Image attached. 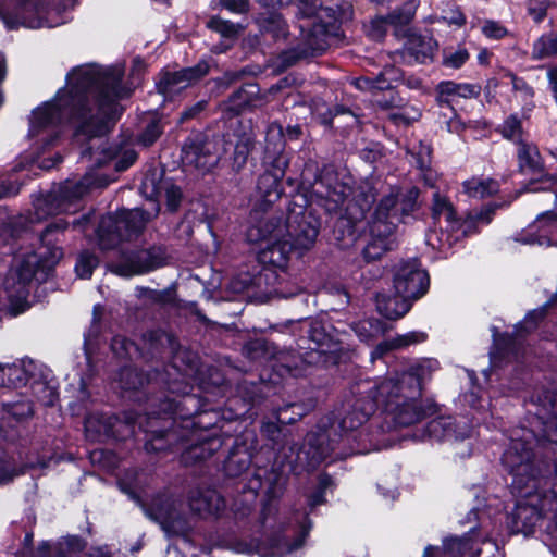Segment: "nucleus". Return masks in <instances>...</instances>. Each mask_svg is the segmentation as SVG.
<instances>
[{"instance_id": "1", "label": "nucleus", "mask_w": 557, "mask_h": 557, "mask_svg": "<svg viewBox=\"0 0 557 557\" xmlns=\"http://www.w3.org/2000/svg\"><path fill=\"white\" fill-rule=\"evenodd\" d=\"M438 362L425 359L410 366L395 377H386L374 384L364 397L356 398L338 421L339 442L349 444V455L364 454L366 445L359 440L364 435L362 425L376 411L392 417L397 426H410L438 413V405L431 398H423L426 380Z\"/></svg>"}, {"instance_id": "43", "label": "nucleus", "mask_w": 557, "mask_h": 557, "mask_svg": "<svg viewBox=\"0 0 557 557\" xmlns=\"http://www.w3.org/2000/svg\"><path fill=\"white\" fill-rule=\"evenodd\" d=\"M117 215L123 227L125 240L140 235L148 222L147 212L140 208L122 209L117 211Z\"/></svg>"}, {"instance_id": "35", "label": "nucleus", "mask_w": 557, "mask_h": 557, "mask_svg": "<svg viewBox=\"0 0 557 557\" xmlns=\"http://www.w3.org/2000/svg\"><path fill=\"white\" fill-rule=\"evenodd\" d=\"M406 53L419 64H430L434 60V54L437 51L438 44L433 36L418 34L411 32L405 37Z\"/></svg>"}, {"instance_id": "7", "label": "nucleus", "mask_w": 557, "mask_h": 557, "mask_svg": "<svg viewBox=\"0 0 557 557\" xmlns=\"http://www.w3.org/2000/svg\"><path fill=\"white\" fill-rule=\"evenodd\" d=\"M173 424V419H150L145 426L144 449L147 454L178 455L182 466L194 467L201 466L222 446V440L215 432L202 434L186 426L172 430Z\"/></svg>"}, {"instance_id": "48", "label": "nucleus", "mask_w": 557, "mask_h": 557, "mask_svg": "<svg viewBox=\"0 0 557 557\" xmlns=\"http://www.w3.org/2000/svg\"><path fill=\"white\" fill-rule=\"evenodd\" d=\"M110 349L116 359L125 362L143 359L144 357L143 348L135 341L122 335L112 337Z\"/></svg>"}, {"instance_id": "19", "label": "nucleus", "mask_w": 557, "mask_h": 557, "mask_svg": "<svg viewBox=\"0 0 557 557\" xmlns=\"http://www.w3.org/2000/svg\"><path fill=\"white\" fill-rule=\"evenodd\" d=\"M395 231L394 221H384L372 213L368 240L361 251L362 259L367 263L374 262L391 251L395 243Z\"/></svg>"}, {"instance_id": "15", "label": "nucleus", "mask_w": 557, "mask_h": 557, "mask_svg": "<svg viewBox=\"0 0 557 557\" xmlns=\"http://www.w3.org/2000/svg\"><path fill=\"white\" fill-rule=\"evenodd\" d=\"M137 413L134 410L120 412H94L85 417L84 429L88 437L99 442H124L135 434Z\"/></svg>"}, {"instance_id": "11", "label": "nucleus", "mask_w": 557, "mask_h": 557, "mask_svg": "<svg viewBox=\"0 0 557 557\" xmlns=\"http://www.w3.org/2000/svg\"><path fill=\"white\" fill-rule=\"evenodd\" d=\"M122 79V75L112 70H103L97 65L77 66L66 75L67 86L61 87L57 96H64L69 101L73 116H82L87 112L86 107L91 103L90 95L95 100L102 91L109 90L115 83Z\"/></svg>"}, {"instance_id": "55", "label": "nucleus", "mask_w": 557, "mask_h": 557, "mask_svg": "<svg viewBox=\"0 0 557 557\" xmlns=\"http://www.w3.org/2000/svg\"><path fill=\"white\" fill-rule=\"evenodd\" d=\"M496 132L508 141L519 146L521 143H525L523 139L524 129L522 121L517 113L509 114L504 122L497 126Z\"/></svg>"}, {"instance_id": "44", "label": "nucleus", "mask_w": 557, "mask_h": 557, "mask_svg": "<svg viewBox=\"0 0 557 557\" xmlns=\"http://www.w3.org/2000/svg\"><path fill=\"white\" fill-rule=\"evenodd\" d=\"M280 473L271 470L259 468L255 471L252 478L248 480L242 487V492L247 491L253 492L256 495L259 491L264 490V493L269 499L274 495Z\"/></svg>"}, {"instance_id": "28", "label": "nucleus", "mask_w": 557, "mask_h": 557, "mask_svg": "<svg viewBox=\"0 0 557 557\" xmlns=\"http://www.w3.org/2000/svg\"><path fill=\"white\" fill-rule=\"evenodd\" d=\"M39 12V3L35 0H13V7L0 11V17L8 30L20 27L38 28L40 22L35 17Z\"/></svg>"}, {"instance_id": "32", "label": "nucleus", "mask_w": 557, "mask_h": 557, "mask_svg": "<svg viewBox=\"0 0 557 557\" xmlns=\"http://www.w3.org/2000/svg\"><path fill=\"white\" fill-rule=\"evenodd\" d=\"M253 22L263 36L271 38L273 42L287 40L289 27L283 14L275 9H269L258 12L253 16Z\"/></svg>"}, {"instance_id": "62", "label": "nucleus", "mask_w": 557, "mask_h": 557, "mask_svg": "<svg viewBox=\"0 0 557 557\" xmlns=\"http://www.w3.org/2000/svg\"><path fill=\"white\" fill-rule=\"evenodd\" d=\"M100 263L99 257L89 250H83L75 262V273L77 277L82 280L91 278L94 271L98 268Z\"/></svg>"}, {"instance_id": "60", "label": "nucleus", "mask_w": 557, "mask_h": 557, "mask_svg": "<svg viewBox=\"0 0 557 557\" xmlns=\"http://www.w3.org/2000/svg\"><path fill=\"white\" fill-rule=\"evenodd\" d=\"M237 393L238 395L235 397L239 399L240 404H247L249 410L256 406H260L265 399L261 385L255 382H244L238 385Z\"/></svg>"}, {"instance_id": "14", "label": "nucleus", "mask_w": 557, "mask_h": 557, "mask_svg": "<svg viewBox=\"0 0 557 557\" xmlns=\"http://www.w3.org/2000/svg\"><path fill=\"white\" fill-rule=\"evenodd\" d=\"M299 29L311 57L324 53L330 47V39L343 35L342 21L332 8H320L318 14L300 18Z\"/></svg>"}, {"instance_id": "29", "label": "nucleus", "mask_w": 557, "mask_h": 557, "mask_svg": "<svg viewBox=\"0 0 557 557\" xmlns=\"http://www.w3.org/2000/svg\"><path fill=\"white\" fill-rule=\"evenodd\" d=\"M259 92L260 87L257 83L242 84L220 103L222 115L227 119L242 115L248 108L252 107Z\"/></svg>"}, {"instance_id": "33", "label": "nucleus", "mask_w": 557, "mask_h": 557, "mask_svg": "<svg viewBox=\"0 0 557 557\" xmlns=\"http://www.w3.org/2000/svg\"><path fill=\"white\" fill-rule=\"evenodd\" d=\"M493 350L490 352L491 361H503L511 355L518 354L523 341L527 338L521 332L513 327L512 332H499L496 326L492 327Z\"/></svg>"}, {"instance_id": "12", "label": "nucleus", "mask_w": 557, "mask_h": 557, "mask_svg": "<svg viewBox=\"0 0 557 557\" xmlns=\"http://www.w3.org/2000/svg\"><path fill=\"white\" fill-rule=\"evenodd\" d=\"M208 405V398L194 393L174 394L172 391L169 394L161 393L160 396L149 399L150 409L139 425L145 433L146 424L150 419L156 418L162 421L173 419L172 430L193 428L195 419Z\"/></svg>"}, {"instance_id": "38", "label": "nucleus", "mask_w": 557, "mask_h": 557, "mask_svg": "<svg viewBox=\"0 0 557 557\" xmlns=\"http://www.w3.org/2000/svg\"><path fill=\"white\" fill-rule=\"evenodd\" d=\"M472 549V540L469 534L462 536L449 535L443 540V547L428 545L422 557H463Z\"/></svg>"}, {"instance_id": "8", "label": "nucleus", "mask_w": 557, "mask_h": 557, "mask_svg": "<svg viewBox=\"0 0 557 557\" xmlns=\"http://www.w3.org/2000/svg\"><path fill=\"white\" fill-rule=\"evenodd\" d=\"M315 177V191L318 203L324 207L325 223L331 222L332 214L336 213L343 203L351 196L345 210L358 219H367L377 198V189L369 182L356 185L350 174H341L332 165H323L321 169L313 165Z\"/></svg>"}, {"instance_id": "59", "label": "nucleus", "mask_w": 557, "mask_h": 557, "mask_svg": "<svg viewBox=\"0 0 557 557\" xmlns=\"http://www.w3.org/2000/svg\"><path fill=\"white\" fill-rule=\"evenodd\" d=\"M119 381L124 391H139L147 379L137 368L124 364L119 371Z\"/></svg>"}, {"instance_id": "22", "label": "nucleus", "mask_w": 557, "mask_h": 557, "mask_svg": "<svg viewBox=\"0 0 557 557\" xmlns=\"http://www.w3.org/2000/svg\"><path fill=\"white\" fill-rule=\"evenodd\" d=\"M149 516L168 535L183 536L190 531L186 516L169 498H157L151 503Z\"/></svg>"}, {"instance_id": "64", "label": "nucleus", "mask_w": 557, "mask_h": 557, "mask_svg": "<svg viewBox=\"0 0 557 557\" xmlns=\"http://www.w3.org/2000/svg\"><path fill=\"white\" fill-rule=\"evenodd\" d=\"M556 5L554 0H525L527 14L535 25L542 24L547 17L548 10Z\"/></svg>"}, {"instance_id": "30", "label": "nucleus", "mask_w": 557, "mask_h": 557, "mask_svg": "<svg viewBox=\"0 0 557 557\" xmlns=\"http://www.w3.org/2000/svg\"><path fill=\"white\" fill-rule=\"evenodd\" d=\"M36 364L32 359H23L21 363H0V387L21 388L27 384L34 388V381H37Z\"/></svg>"}, {"instance_id": "40", "label": "nucleus", "mask_w": 557, "mask_h": 557, "mask_svg": "<svg viewBox=\"0 0 557 557\" xmlns=\"http://www.w3.org/2000/svg\"><path fill=\"white\" fill-rule=\"evenodd\" d=\"M413 301L401 297L395 290L393 295L379 293L376 295V309L379 313L391 321L403 318L412 307Z\"/></svg>"}, {"instance_id": "36", "label": "nucleus", "mask_w": 557, "mask_h": 557, "mask_svg": "<svg viewBox=\"0 0 557 557\" xmlns=\"http://www.w3.org/2000/svg\"><path fill=\"white\" fill-rule=\"evenodd\" d=\"M517 172L521 175H537L546 171L545 160L535 143L525 141L517 146Z\"/></svg>"}, {"instance_id": "37", "label": "nucleus", "mask_w": 557, "mask_h": 557, "mask_svg": "<svg viewBox=\"0 0 557 557\" xmlns=\"http://www.w3.org/2000/svg\"><path fill=\"white\" fill-rule=\"evenodd\" d=\"M430 209L431 219L434 224L440 223L441 219H444L446 222V231L455 233L456 228H458L459 214L456 206L447 195L442 194L440 190L434 191Z\"/></svg>"}, {"instance_id": "25", "label": "nucleus", "mask_w": 557, "mask_h": 557, "mask_svg": "<svg viewBox=\"0 0 557 557\" xmlns=\"http://www.w3.org/2000/svg\"><path fill=\"white\" fill-rule=\"evenodd\" d=\"M540 443L557 445V389H543L536 396Z\"/></svg>"}, {"instance_id": "52", "label": "nucleus", "mask_w": 557, "mask_h": 557, "mask_svg": "<svg viewBox=\"0 0 557 557\" xmlns=\"http://www.w3.org/2000/svg\"><path fill=\"white\" fill-rule=\"evenodd\" d=\"M462 188L469 197L484 199L497 194L499 184L494 178L472 177L462 183Z\"/></svg>"}, {"instance_id": "10", "label": "nucleus", "mask_w": 557, "mask_h": 557, "mask_svg": "<svg viewBox=\"0 0 557 557\" xmlns=\"http://www.w3.org/2000/svg\"><path fill=\"white\" fill-rule=\"evenodd\" d=\"M132 94L133 89L123 85L122 79L109 90H103L95 100L97 112H95L92 103H89L86 107L87 112H84L82 116L74 115L77 117L74 138L89 141L106 136L122 116L123 108L119 101L131 98Z\"/></svg>"}, {"instance_id": "41", "label": "nucleus", "mask_w": 557, "mask_h": 557, "mask_svg": "<svg viewBox=\"0 0 557 557\" xmlns=\"http://www.w3.org/2000/svg\"><path fill=\"white\" fill-rule=\"evenodd\" d=\"M335 442L327 434H313L308 437L304 451L309 466L315 468L335 451Z\"/></svg>"}, {"instance_id": "24", "label": "nucleus", "mask_w": 557, "mask_h": 557, "mask_svg": "<svg viewBox=\"0 0 557 557\" xmlns=\"http://www.w3.org/2000/svg\"><path fill=\"white\" fill-rule=\"evenodd\" d=\"M146 352L145 361L175 359L182 348L180 339L173 332L163 329H151L143 334Z\"/></svg>"}, {"instance_id": "17", "label": "nucleus", "mask_w": 557, "mask_h": 557, "mask_svg": "<svg viewBox=\"0 0 557 557\" xmlns=\"http://www.w3.org/2000/svg\"><path fill=\"white\" fill-rule=\"evenodd\" d=\"M420 188L414 185L396 193L392 190L379 200L373 214L384 221H394L396 230L399 223H406L408 218H412L420 210Z\"/></svg>"}, {"instance_id": "46", "label": "nucleus", "mask_w": 557, "mask_h": 557, "mask_svg": "<svg viewBox=\"0 0 557 557\" xmlns=\"http://www.w3.org/2000/svg\"><path fill=\"white\" fill-rule=\"evenodd\" d=\"M409 153L412 158V164L418 169L424 180L425 185L433 186L432 178V159H433V147L431 144L420 140L418 145L413 146Z\"/></svg>"}, {"instance_id": "27", "label": "nucleus", "mask_w": 557, "mask_h": 557, "mask_svg": "<svg viewBox=\"0 0 557 557\" xmlns=\"http://www.w3.org/2000/svg\"><path fill=\"white\" fill-rule=\"evenodd\" d=\"M188 506L201 519H216L223 513L226 503L215 488L196 487L189 492Z\"/></svg>"}, {"instance_id": "61", "label": "nucleus", "mask_w": 557, "mask_h": 557, "mask_svg": "<svg viewBox=\"0 0 557 557\" xmlns=\"http://www.w3.org/2000/svg\"><path fill=\"white\" fill-rule=\"evenodd\" d=\"M276 127L280 140L274 145L273 151L271 150V153H275L278 151H285V145L286 141H297L300 140L304 135V129L300 124H288L286 126H283L282 124L274 122L272 123V128Z\"/></svg>"}, {"instance_id": "42", "label": "nucleus", "mask_w": 557, "mask_h": 557, "mask_svg": "<svg viewBox=\"0 0 557 557\" xmlns=\"http://www.w3.org/2000/svg\"><path fill=\"white\" fill-rule=\"evenodd\" d=\"M416 15V8L411 3H404L391 12H388L385 16L387 24H389L393 29V34L396 37L405 38L407 34L413 32L410 27V23L412 22Z\"/></svg>"}, {"instance_id": "63", "label": "nucleus", "mask_w": 557, "mask_h": 557, "mask_svg": "<svg viewBox=\"0 0 557 557\" xmlns=\"http://www.w3.org/2000/svg\"><path fill=\"white\" fill-rule=\"evenodd\" d=\"M163 134V125L159 117L151 119L137 136V141L144 147L153 146Z\"/></svg>"}, {"instance_id": "49", "label": "nucleus", "mask_w": 557, "mask_h": 557, "mask_svg": "<svg viewBox=\"0 0 557 557\" xmlns=\"http://www.w3.org/2000/svg\"><path fill=\"white\" fill-rule=\"evenodd\" d=\"M557 57V30L543 33L532 44L531 60L542 61Z\"/></svg>"}, {"instance_id": "31", "label": "nucleus", "mask_w": 557, "mask_h": 557, "mask_svg": "<svg viewBox=\"0 0 557 557\" xmlns=\"http://www.w3.org/2000/svg\"><path fill=\"white\" fill-rule=\"evenodd\" d=\"M253 449L252 444L247 445L242 436H237L223 461L222 469L224 474L227 478H239L245 474L252 462Z\"/></svg>"}, {"instance_id": "56", "label": "nucleus", "mask_w": 557, "mask_h": 557, "mask_svg": "<svg viewBox=\"0 0 557 557\" xmlns=\"http://www.w3.org/2000/svg\"><path fill=\"white\" fill-rule=\"evenodd\" d=\"M137 290L138 297L144 298L147 301L161 307L174 305L176 300L175 286H170L162 290L153 289L147 286H141L137 287Z\"/></svg>"}, {"instance_id": "50", "label": "nucleus", "mask_w": 557, "mask_h": 557, "mask_svg": "<svg viewBox=\"0 0 557 557\" xmlns=\"http://www.w3.org/2000/svg\"><path fill=\"white\" fill-rule=\"evenodd\" d=\"M537 175V177H532L524 183L520 189L517 190V196L525 193L550 191L554 194V207H557V176L546 171Z\"/></svg>"}, {"instance_id": "16", "label": "nucleus", "mask_w": 557, "mask_h": 557, "mask_svg": "<svg viewBox=\"0 0 557 557\" xmlns=\"http://www.w3.org/2000/svg\"><path fill=\"white\" fill-rule=\"evenodd\" d=\"M168 249L164 245H151L147 248L124 249L112 263V273L122 277H133L153 272L168 264Z\"/></svg>"}, {"instance_id": "53", "label": "nucleus", "mask_w": 557, "mask_h": 557, "mask_svg": "<svg viewBox=\"0 0 557 557\" xmlns=\"http://www.w3.org/2000/svg\"><path fill=\"white\" fill-rule=\"evenodd\" d=\"M550 309L552 308L546 302H544L542 306L529 310L525 313L523 320L515 324V329H517L518 332H521L527 338L533 334L545 321Z\"/></svg>"}, {"instance_id": "39", "label": "nucleus", "mask_w": 557, "mask_h": 557, "mask_svg": "<svg viewBox=\"0 0 557 557\" xmlns=\"http://www.w3.org/2000/svg\"><path fill=\"white\" fill-rule=\"evenodd\" d=\"M206 27L216 33L225 40L216 46V52H226L237 41L244 27L239 23H234L230 20H224L220 15H212L207 22Z\"/></svg>"}, {"instance_id": "3", "label": "nucleus", "mask_w": 557, "mask_h": 557, "mask_svg": "<svg viewBox=\"0 0 557 557\" xmlns=\"http://www.w3.org/2000/svg\"><path fill=\"white\" fill-rule=\"evenodd\" d=\"M67 223L64 221L48 224L40 234L41 246L36 253L24 257L15 269L5 275L2 286L8 296L12 315L24 313L30 308L28 297L34 282L42 284L53 275L55 267L63 257L61 247L53 243L52 236L64 232Z\"/></svg>"}, {"instance_id": "26", "label": "nucleus", "mask_w": 557, "mask_h": 557, "mask_svg": "<svg viewBox=\"0 0 557 557\" xmlns=\"http://www.w3.org/2000/svg\"><path fill=\"white\" fill-rule=\"evenodd\" d=\"M307 334L310 342L308 348L317 351L322 362L332 366L341 363L343 355L342 342L327 333L321 322H311Z\"/></svg>"}, {"instance_id": "20", "label": "nucleus", "mask_w": 557, "mask_h": 557, "mask_svg": "<svg viewBox=\"0 0 557 557\" xmlns=\"http://www.w3.org/2000/svg\"><path fill=\"white\" fill-rule=\"evenodd\" d=\"M66 103L69 101L64 96L58 97L55 94L51 100L42 102L33 110L32 126L36 129H44L63 123L74 132L77 126V117L73 116V111Z\"/></svg>"}, {"instance_id": "18", "label": "nucleus", "mask_w": 557, "mask_h": 557, "mask_svg": "<svg viewBox=\"0 0 557 557\" xmlns=\"http://www.w3.org/2000/svg\"><path fill=\"white\" fill-rule=\"evenodd\" d=\"M394 290L411 301L423 297L430 288V276L418 259L400 262L393 275Z\"/></svg>"}, {"instance_id": "2", "label": "nucleus", "mask_w": 557, "mask_h": 557, "mask_svg": "<svg viewBox=\"0 0 557 557\" xmlns=\"http://www.w3.org/2000/svg\"><path fill=\"white\" fill-rule=\"evenodd\" d=\"M518 437H512L502 455L504 469L512 476L511 494L516 504L506 517V525L510 534L522 533L531 535L540 520L548 515L547 490H541V479L548 473L545 471L543 459L537 451V445L529 432L541 433L537 429L520 430Z\"/></svg>"}, {"instance_id": "9", "label": "nucleus", "mask_w": 557, "mask_h": 557, "mask_svg": "<svg viewBox=\"0 0 557 557\" xmlns=\"http://www.w3.org/2000/svg\"><path fill=\"white\" fill-rule=\"evenodd\" d=\"M337 488L334 478L326 471L318 473L315 484L304 494L305 509L298 521L296 535L290 540L283 531H274L263 539H252L250 546L260 557L285 556L301 548L309 536L313 521L310 516L318 515V508L327 504V492L333 494Z\"/></svg>"}, {"instance_id": "21", "label": "nucleus", "mask_w": 557, "mask_h": 557, "mask_svg": "<svg viewBox=\"0 0 557 557\" xmlns=\"http://www.w3.org/2000/svg\"><path fill=\"white\" fill-rule=\"evenodd\" d=\"M515 239L523 245L557 246V207L540 213Z\"/></svg>"}, {"instance_id": "34", "label": "nucleus", "mask_w": 557, "mask_h": 557, "mask_svg": "<svg viewBox=\"0 0 557 557\" xmlns=\"http://www.w3.org/2000/svg\"><path fill=\"white\" fill-rule=\"evenodd\" d=\"M85 194L86 186L83 183H64L57 191L48 193L44 202L49 213H57L82 200Z\"/></svg>"}, {"instance_id": "51", "label": "nucleus", "mask_w": 557, "mask_h": 557, "mask_svg": "<svg viewBox=\"0 0 557 557\" xmlns=\"http://www.w3.org/2000/svg\"><path fill=\"white\" fill-rule=\"evenodd\" d=\"M286 412L287 409H283L277 413L276 421L267 420L261 423L260 433L262 437L271 442L273 446H278L282 443L285 425L292 424L298 420L295 418H288V420H285L282 414Z\"/></svg>"}, {"instance_id": "54", "label": "nucleus", "mask_w": 557, "mask_h": 557, "mask_svg": "<svg viewBox=\"0 0 557 557\" xmlns=\"http://www.w3.org/2000/svg\"><path fill=\"white\" fill-rule=\"evenodd\" d=\"M193 429L197 433L209 432L211 430H222L223 424L220 419L218 406H214L210 400L209 405L205 406L198 417L194 421Z\"/></svg>"}, {"instance_id": "5", "label": "nucleus", "mask_w": 557, "mask_h": 557, "mask_svg": "<svg viewBox=\"0 0 557 557\" xmlns=\"http://www.w3.org/2000/svg\"><path fill=\"white\" fill-rule=\"evenodd\" d=\"M293 256L297 259L302 257L298 256V249L286 235L274 240L265 239L256 255V263L237 274L234 287L239 292L272 287L277 296L285 299L299 295L302 292L300 285H285L287 264Z\"/></svg>"}, {"instance_id": "47", "label": "nucleus", "mask_w": 557, "mask_h": 557, "mask_svg": "<svg viewBox=\"0 0 557 557\" xmlns=\"http://www.w3.org/2000/svg\"><path fill=\"white\" fill-rule=\"evenodd\" d=\"M401 69L395 65H385L377 74L363 77L367 87L371 90H392L398 87Z\"/></svg>"}, {"instance_id": "13", "label": "nucleus", "mask_w": 557, "mask_h": 557, "mask_svg": "<svg viewBox=\"0 0 557 557\" xmlns=\"http://www.w3.org/2000/svg\"><path fill=\"white\" fill-rule=\"evenodd\" d=\"M289 161L287 152L271 153L270 143H267L263 157L264 171L257 178L255 211L267 212L283 197L286 199V205L289 202L290 188L286 181L283 182Z\"/></svg>"}, {"instance_id": "58", "label": "nucleus", "mask_w": 557, "mask_h": 557, "mask_svg": "<svg viewBox=\"0 0 557 557\" xmlns=\"http://www.w3.org/2000/svg\"><path fill=\"white\" fill-rule=\"evenodd\" d=\"M220 419L223 424L245 419L249 412L247 404H240L236 397H231L225 401L224 407H219Z\"/></svg>"}, {"instance_id": "57", "label": "nucleus", "mask_w": 557, "mask_h": 557, "mask_svg": "<svg viewBox=\"0 0 557 557\" xmlns=\"http://www.w3.org/2000/svg\"><path fill=\"white\" fill-rule=\"evenodd\" d=\"M158 76L159 78L156 81V89L158 94L164 97L171 94L174 87H182L185 85L183 69L173 72L162 69Z\"/></svg>"}, {"instance_id": "23", "label": "nucleus", "mask_w": 557, "mask_h": 557, "mask_svg": "<svg viewBox=\"0 0 557 557\" xmlns=\"http://www.w3.org/2000/svg\"><path fill=\"white\" fill-rule=\"evenodd\" d=\"M369 226L370 220L358 219L357 215L344 210L333 222L329 239L342 250L349 249L366 235Z\"/></svg>"}, {"instance_id": "45", "label": "nucleus", "mask_w": 557, "mask_h": 557, "mask_svg": "<svg viewBox=\"0 0 557 557\" xmlns=\"http://www.w3.org/2000/svg\"><path fill=\"white\" fill-rule=\"evenodd\" d=\"M97 235L100 243L108 248H113L121 243L126 242L117 212L99 222Z\"/></svg>"}, {"instance_id": "6", "label": "nucleus", "mask_w": 557, "mask_h": 557, "mask_svg": "<svg viewBox=\"0 0 557 557\" xmlns=\"http://www.w3.org/2000/svg\"><path fill=\"white\" fill-rule=\"evenodd\" d=\"M289 202L286 208V237L298 249V256L310 250L317 240L322 225L324 207L318 203L313 164H306L298 177L287 176Z\"/></svg>"}, {"instance_id": "4", "label": "nucleus", "mask_w": 557, "mask_h": 557, "mask_svg": "<svg viewBox=\"0 0 557 557\" xmlns=\"http://www.w3.org/2000/svg\"><path fill=\"white\" fill-rule=\"evenodd\" d=\"M255 145L253 135L245 132L220 136L191 131L183 143L181 159L185 165L203 172L212 171L221 162L238 174L246 166Z\"/></svg>"}]
</instances>
